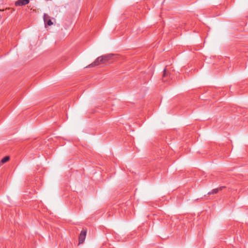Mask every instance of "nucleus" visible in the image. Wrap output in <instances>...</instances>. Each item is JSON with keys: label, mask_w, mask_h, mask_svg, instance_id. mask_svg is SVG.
Here are the masks:
<instances>
[{"label": "nucleus", "mask_w": 248, "mask_h": 248, "mask_svg": "<svg viewBox=\"0 0 248 248\" xmlns=\"http://www.w3.org/2000/svg\"><path fill=\"white\" fill-rule=\"evenodd\" d=\"M43 18L45 23H46L47 25L51 26L53 25V22L50 19V17L48 15L46 14H44Z\"/></svg>", "instance_id": "nucleus-3"}, {"label": "nucleus", "mask_w": 248, "mask_h": 248, "mask_svg": "<svg viewBox=\"0 0 248 248\" xmlns=\"http://www.w3.org/2000/svg\"><path fill=\"white\" fill-rule=\"evenodd\" d=\"M87 234V230L83 229L81 231L79 235L78 236V241H79V244H82L86 238Z\"/></svg>", "instance_id": "nucleus-2"}, {"label": "nucleus", "mask_w": 248, "mask_h": 248, "mask_svg": "<svg viewBox=\"0 0 248 248\" xmlns=\"http://www.w3.org/2000/svg\"><path fill=\"white\" fill-rule=\"evenodd\" d=\"M30 2L29 0H18L15 2L16 6H21L28 4Z\"/></svg>", "instance_id": "nucleus-4"}, {"label": "nucleus", "mask_w": 248, "mask_h": 248, "mask_svg": "<svg viewBox=\"0 0 248 248\" xmlns=\"http://www.w3.org/2000/svg\"><path fill=\"white\" fill-rule=\"evenodd\" d=\"M164 74H163V77H164L165 76V75L166 74V68H165L164 69Z\"/></svg>", "instance_id": "nucleus-6"}, {"label": "nucleus", "mask_w": 248, "mask_h": 248, "mask_svg": "<svg viewBox=\"0 0 248 248\" xmlns=\"http://www.w3.org/2000/svg\"><path fill=\"white\" fill-rule=\"evenodd\" d=\"M223 188H224V186H220L218 188H215L213 189L210 192H208L209 195L211 194H214L217 193L219 190H221Z\"/></svg>", "instance_id": "nucleus-5"}, {"label": "nucleus", "mask_w": 248, "mask_h": 248, "mask_svg": "<svg viewBox=\"0 0 248 248\" xmlns=\"http://www.w3.org/2000/svg\"><path fill=\"white\" fill-rule=\"evenodd\" d=\"M112 55L109 54L98 57L95 61L89 65V67L97 66L101 64H105L111 59Z\"/></svg>", "instance_id": "nucleus-1"}]
</instances>
